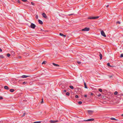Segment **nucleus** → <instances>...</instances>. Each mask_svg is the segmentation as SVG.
I'll use <instances>...</instances> for the list:
<instances>
[{
    "mask_svg": "<svg viewBox=\"0 0 123 123\" xmlns=\"http://www.w3.org/2000/svg\"><path fill=\"white\" fill-rule=\"evenodd\" d=\"M99 17V16H97L93 17H89L88 18V19H95L98 18Z\"/></svg>",
    "mask_w": 123,
    "mask_h": 123,
    "instance_id": "obj_1",
    "label": "nucleus"
},
{
    "mask_svg": "<svg viewBox=\"0 0 123 123\" xmlns=\"http://www.w3.org/2000/svg\"><path fill=\"white\" fill-rule=\"evenodd\" d=\"M36 27V25L33 23H31V24L30 27L32 29H34Z\"/></svg>",
    "mask_w": 123,
    "mask_h": 123,
    "instance_id": "obj_2",
    "label": "nucleus"
},
{
    "mask_svg": "<svg viewBox=\"0 0 123 123\" xmlns=\"http://www.w3.org/2000/svg\"><path fill=\"white\" fill-rule=\"evenodd\" d=\"M89 30V28L86 27L84 29H82L81 31H88Z\"/></svg>",
    "mask_w": 123,
    "mask_h": 123,
    "instance_id": "obj_3",
    "label": "nucleus"
},
{
    "mask_svg": "<svg viewBox=\"0 0 123 123\" xmlns=\"http://www.w3.org/2000/svg\"><path fill=\"white\" fill-rule=\"evenodd\" d=\"M101 34L103 37H106V36L105 34V33L103 31H101Z\"/></svg>",
    "mask_w": 123,
    "mask_h": 123,
    "instance_id": "obj_4",
    "label": "nucleus"
},
{
    "mask_svg": "<svg viewBox=\"0 0 123 123\" xmlns=\"http://www.w3.org/2000/svg\"><path fill=\"white\" fill-rule=\"evenodd\" d=\"M94 120V119L93 118L90 119H88L87 120H84L83 121H92Z\"/></svg>",
    "mask_w": 123,
    "mask_h": 123,
    "instance_id": "obj_5",
    "label": "nucleus"
},
{
    "mask_svg": "<svg viewBox=\"0 0 123 123\" xmlns=\"http://www.w3.org/2000/svg\"><path fill=\"white\" fill-rule=\"evenodd\" d=\"M49 122L51 123H54L58 122V120L53 121L52 120H50L49 121Z\"/></svg>",
    "mask_w": 123,
    "mask_h": 123,
    "instance_id": "obj_6",
    "label": "nucleus"
},
{
    "mask_svg": "<svg viewBox=\"0 0 123 123\" xmlns=\"http://www.w3.org/2000/svg\"><path fill=\"white\" fill-rule=\"evenodd\" d=\"M87 112H88V113L89 114L91 115L92 113L93 112V111H90V110H88L87 111Z\"/></svg>",
    "mask_w": 123,
    "mask_h": 123,
    "instance_id": "obj_7",
    "label": "nucleus"
},
{
    "mask_svg": "<svg viewBox=\"0 0 123 123\" xmlns=\"http://www.w3.org/2000/svg\"><path fill=\"white\" fill-rule=\"evenodd\" d=\"M42 15L45 18H47V16L46 14L44 13H43L42 14Z\"/></svg>",
    "mask_w": 123,
    "mask_h": 123,
    "instance_id": "obj_8",
    "label": "nucleus"
},
{
    "mask_svg": "<svg viewBox=\"0 0 123 123\" xmlns=\"http://www.w3.org/2000/svg\"><path fill=\"white\" fill-rule=\"evenodd\" d=\"M38 22L40 24L42 25L43 24V22L41 20L39 19L38 20Z\"/></svg>",
    "mask_w": 123,
    "mask_h": 123,
    "instance_id": "obj_9",
    "label": "nucleus"
},
{
    "mask_svg": "<svg viewBox=\"0 0 123 123\" xmlns=\"http://www.w3.org/2000/svg\"><path fill=\"white\" fill-rule=\"evenodd\" d=\"M29 76H27L26 75H23L21 77L23 78H25Z\"/></svg>",
    "mask_w": 123,
    "mask_h": 123,
    "instance_id": "obj_10",
    "label": "nucleus"
},
{
    "mask_svg": "<svg viewBox=\"0 0 123 123\" xmlns=\"http://www.w3.org/2000/svg\"><path fill=\"white\" fill-rule=\"evenodd\" d=\"M52 64L54 66H55L57 67L59 66V65H58L55 64V63H53Z\"/></svg>",
    "mask_w": 123,
    "mask_h": 123,
    "instance_id": "obj_11",
    "label": "nucleus"
},
{
    "mask_svg": "<svg viewBox=\"0 0 123 123\" xmlns=\"http://www.w3.org/2000/svg\"><path fill=\"white\" fill-rule=\"evenodd\" d=\"M4 88L6 90H9V89L8 87L7 86H5L4 87Z\"/></svg>",
    "mask_w": 123,
    "mask_h": 123,
    "instance_id": "obj_12",
    "label": "nucleus"
},
{
    "mask_svg": "<svg viewBox=\"0 0 123 123\" xmlns=\"http://www.w3.org/2000/svg\"><path fill=\"white\" fill-rule=\"evenodd\" d=\"M84 85L85 88H87V86H86V84L85 82H84Z\"/></svg>",
    "mask_w": 123,
    "mask_h": 123,
    "instance_id": "obj_13",
    "label": "nucleus"
},
{
    "mask_svg": "<svg viewBox=\"0 0 123 123\" xmlns=\"http://www.w3.org/2000/svg\"><path fill=\"white\" fill-rule=\"evenodd\" d=\"M110 119L113 120H116V121H117L118 120L117 119H116L115 118H110Z\"/></svg>",
    "mask_w": 123,
    "mask_h": 123,
    "instance_id": "obj_14",
    "label": "nucleus"
},
{
    "mask_svg": "<svg viewBox=\"0 0 123 123\" xmlns=\"http://www.w3.org/2000/svg\"><path fill=\"white\" fill-rule=\"evenodd\" d=\"M99 55L100 59H102V55L101 54H99Z\"/></svg>",
    "mask_w": 123,
    "mask_h": 123,
    "instance_id": "obj_15",
    "label": "nucleus"
},
{
    "mask_svg": "<svg viewBox=\"0 0 123 123\" xmlns=\"http://www.w3.org/2000/svg\"><path fill=\"white\" fill-rule=\"evenodd\" d=\"M14 91V90L13 89H11L10 90V91L11 92H13Z\"/></svg>",
    "mask_w": 123,
    "mask_h": 123,
    "instance_id": "obj_16",
    "label": "nucleus"
},
{
    "mask_svg": "<svg viewBox=\"0 0 123 123\" xmlns=\"http://www.w3.org/2000/svg\"><path fill=\"white\" fill-rule=\"evenodd\" d=\"M69 87L72 89H73L74 88L73 86H69Z\"/></svg>",
    "mask_w": 123,
    "mask_h": 123,
    "instance_id": "obj_17",
    "label": "nucleus"
},
{
    "mask_svg": "<svg viewBox=\"0 0 123 123\" xmlns=\"http://www.w3.org/2000/svg\"><path fill=\"white\" fill-rule=\"evenodd\" d=\"M4 58V57L2 55H0V58L2 59Z\"/></svg>",
    "mask_w": 123,
    "mask_h": 123,
    "instance_id": "obj_18",
    "label": "nucleus"
},
{
    "mask_svg": "<svg viewBox=\"0 0 123 123\" xmlns=\"http://www.w3.org/2000/svg\"><path fill=\"white\" fill-rule=\"evenodd\" d=\"M11 54L12 55H14L15 54V53L14 51H12L11 52Z\"/></svg>",
    "mask_w": 123,
    "mask_h": 123,
    "instance_id": "obj_19",
    "label": "nucleus"
},
{
    "mask_svg": "<svg viewBox=\"0 0 123 123\" xmlns=\"http://www.w3.org/2000/svg\"><path fill=\"white\" fill-rule=\"evenodd\" d=\"M107 65L108 66H109V67H111L112 66L110 65V63H108L107 64Z\"/></svg>",
    "mask_w": 123,
    "mask_h": 123,
    "instance_id": "obj_20",
    "label": "nucleus"
},
{
    "mask_svg": "<svg viewBox=\"0 0 123 123\" xmlns=\"http://www.w3.org/2000/svg\"><path fill=\"white\" fill-rule=\"evenodd\" d=\"M70 94V93L69 92H67L66 93V95L68 96H69Z\"/></svg>",
    "mask_w": 123,
    "mask_h": 123,
    "instance_id": "obj_21",
    "label": "nucleus"
},
{
    "mask_svg": "<svg viewBox=\"0 0 123 123\" xmlns=\"http://www.w3.org/2000/svg\"><path fill=\"white\" fill-rule=\"evenodd\" d=\"M118 92L117 91H115L114 93V94L115 95H117Z\"/></svg>",
    "mask_w": 123,
    "mask_h": 123,
    "instance_id": "obj_22",
    "label": "nucleus"
},
{
    "mask_svg": "<svg viewBox=\"0 0 123 123\" xmlns=\"http://www.w3.org/2000/svg\"><path fill=\"white\" fill-rule=\"evenodd\" d=\"M41 122L40 121H37L33 123H40Z\"/></svg>",
    "mask_w": 123,
    "mask_h": 123,
    "instance_id": "obj_23",
    "label": "nucleus"
},
{
    "mask_svg": "<svg viewBox=\"0 0 123 123\" xmlns=\"http://www.w3.org/2000/svg\"><path fill=\"white\" fill-rule=\"evenodd\" d=\"M27 83V82H23V84H26Z\"/></svg>",
    "mask_w": 123,
    "mask_h": 123,
    "instance_id": "obj_24",
    "label": "nucleus"
},
{
    "mask_svg": "<svg viewBox=\"0 0 123 123\" xmlns=\"http://www.w3.org/2000/svg\"><path fill=\"white\" fill-rule=\"evenodd\" d=\"M59 35L61 36H64V35L62 33H60V34H59Z\"/></svg>",
    "mask_w": 123,
    "mask_h": 123,
    "instance_id": "obj_25",
    "label": "nucleus"
},
{
    "mask_svg": "<svg viewBox=\"0 0 123 123\" xmlns=\"http://www.w3.org/2000/svg\"><path fill=\"white\" fill-rule=\"evenodd\" d=\"M7 56L8 57H9L10 56V55L9 54H7Z\"/></svg>",
    "mask_w": 123,
    "mask_h": 123,
    "instance_id": "obj_26",
    "label": "nucleus"
},
{
    "mask_svg": "<svg viewBox=\"0 0 123 123\" xmlns=\"http://www.w3.org/2000/svg\"><path fill=\"white\" fill-rule=\"evenodd\" d=\"M35 18L37 19L38 18V16L37 15L35 16Z\"/></svg>",
    "mask_w": 123,
    "mask_h": 123,
    "instance_id": "obj_27",
    "label": "nucleus"
},
{
    "mask_svg": "<svg viewBox=\"0 0 123 123\" xmlns=\"http://www.w3.org/2000/svg\"><path fill=\"white\" fill-rule=\"evenodd\" d=\"M99 91L100 92H102V90L101 89H99Z\"/></svg>",
    "mask_w": 123,
    "mask_h": 123,
    "instance_id": "obj_28",
    "label": "nucleus"
},
{
    "mask_svg": "<svg viewBox=\"0 0 123 123\" xmlns=\"http://www.w3.org/2000/svg\"><path fill=\"white\" fill-rule=\"evenodd\" d=\"M116 23L120 24V22L119 21H118Z\"/></svg>",
    "mask_w": 123,
    "mask_h": 123,
    "instance_id": "obj_29",
    "label": "nucleus"
},
{
    "mask_svg": "<svg viewBox=\"0 0 123 123\" xmlns=\"http://www.w3.org/2000/svg\"><path fill=\"white\" fill-rule=\"evenodd\" d=\"M46 64V61H44L43 62L42 64Z\"/></svg>",
    "mask_w": 123,
    "mask_h": 123,
    "instance_id": "obj_30",
    "label": "nucleus"
},
{
    "mask_svg": "<svg viewBox=\"0 0 123 123\" xmlns=\"http://www.w3.org/2000/svg\"><path fill=\"white\" fill-rule=\"evenodd\" d=\"M82 103V102L81 101H79L78 102V104H81Z\"/></svg>",
    "mask_w": 123,
    "mask_h": 123,
    "instance_id": "obj_31",
    "label": "nucleus"
},
{
    "mask_svg": "<svg viewBox=\"0 0 123 123\" xmlns=\"http://www.w3.org/2000/svg\"><path fill=\"white\" fill-rule=\"evenodd\" d=\"M43 103V98H42V101L41 102V103L42 104Z\"/></svg>",
    "mask_w": 123,
    "mask_h": 123,
    "instance_id": "obj_32",
    "label": "nucleus"
},
{
    "mask_svg": "<svg viewBox=\"0 0 123 123\" xmlns=\"http://www.w3.org/2000/svg\"><path fill=\"white\" fill-rule=\"evenodd\" d=\"M120 57H123V54H121Z\"/></svg>",
    "mask_w": 123,
    "mask_h": 123,
    "instance_id": "obj_33",
    "label": "nucleus"
},
{
    "mask_svg": "<svg viewBox=\"0 0 123 123\" xmlns=\"http://www.w3.org/2000/svg\"><path fill=\"white\" fill-rule=\"evenodd\" d=\"M75 98H78V95H76L75 96Z\"/></svg>",
    "mask_w": 123,
    "mask_h": 123,
    "instance_id": "obj_34",
    "label": "nucleus"
},
{
    "mask_svg": "<svg viewBox=\"0 0 123 123\" xmlns=\"http://www.w3.org/2000/svg\"><path fill=\"white\" fill-rule=\"evenodd\" d=\"M77 63L78 64H79L81 63V62L78 61L77 62Z\"/></svg>",
    "mask_w": 123,
    "mask_h": 123,
    "instance_id": "obj_35",
    "label": "nucleus"
},
{
    "mask_svg": "<svg viewBox=\"0 0 123 123\" xmlns=\"http://www.w3.org/2000/svg\"><path fill=\"white\" fill-rule=\"evenodd\" d=\"M22 0L23 2L27 1V0Z\"/></svg>",
    "mask_w": 123,
    "mask_h": 123,
    "instance_id": "obj_36",
    "label": "nucleus"
},
{
    "mask_svg": "<svg viewBox=\"0 0 123 123\" xmlns=\"http://www.w3.org/2000/svg\"><path fill=\"white\" fill-rule=\"evenodd\" d=\"M101 96V94H99L98 95V97H100V96Z\"/></svg>",
    "mask_w": 123,
    "mask_h": 123,
    "instance_id": "obj_37",
    "label": "nucleus"
},
{
    "mask_svg": "<svg viewBox=\"0 0 123 123\" xmlns=\"http://www.w3.org/2000/svg\"><path fill=\"white\" fill-rule=\"evenodd\" d=\"M31 4L33 5H34V3L33 2H31Z\"/></svg>",
    "mask_w": 123,
    "mask_h": 123,
    "instance_id": "obj_38",
    "label": "nucleus"
},
{
    "mask_svg": "<svg viewBox=\"0 0 123 123\" xmlns=\"http://www.w3.org/2000/svg\"><path fill=\"white\" fill-rule=\"evenodd\" d=\"M3 99V98L2 97L0 96V99Z\"/></svg>",
    "mask_w": 123,
    "mask_h": 123,
    "instance_id": "obj_39",
    "label": "nucleus"
},
{
    "mask_svg": "<svg viewBox=\"0 0 123 123\" xmlns=\"http://www.w3.org/2000/svg\"><path fill=\"white\" fill-rule=\"evenodd\" d=\"M18 2L19 3H20V0H18Z\"/></svg>",
    "mask_w": 123,
    "mask_h": 123,
    "instance_id": "obj_40",
    "label": "nucleus"
},
{
    "mask_svg": "<svg viewBox=\"0 0 123 123\" xmlns=\"http://www.w3.org/2000/svg\"><path fill=\"white\" fill-rule=\"evenodd\" d=\"M25 113H24L23 115L22 116V117H23L25 115Z\"/></svg>",
    "mask_w": 123,
    "mask_h": 123,
    "instance_id": "obj_41",
    "label": "nucleus"
},
{
    "mask_svg": "<svg viewBox=\"0 0 123 123\" xmlns=\"http://www.w3.org/2000/svg\"><path fill=\"white\" fill-rule=\"evenodd\" d=\"M109 76L110 78H111L112 77V75H111V76Z\"/></svg>",
    "mask_w": 123,
    "mask_h": 123,
    "instance_id": "obj_42",
    "label": "nucleus"
},
{
    "mask_svg": "<svg viewBox=\"0 0 123 123\" xmlns=\"http://www.w3.org/2000/svg\"><path fill=\"white\" fill-rule=\"evenodd\" d=\"M73 14H68V15H69V16H71V15H73Z\"/></svg>",
    "mask_w": 123,
    "mask_h": 123,
    "instance_id": "obj_43",
    "label": "nucleus"
},
{
    "mask_svg": "<svg viewBox=\"0 0 123 123\" xmlns=\"http://www.w3.org/2000/svg\"><path fill=\"white\" fill-rule=\"evenodd\" d=\"M87 97V95L86 94H85L84 95V97Z\"/></svg>",
    "mask_w": 123,
    "mask_h": 123,
    "instance_id": "obj_44",
    "label": "nucleus"
},
{
    "mask_svg": "<svg viewBox=\"0 0 123 123\" xmlns=\"http://www.w3.org/2000/svg\"><path fill=\"white\" fill-rule=\"evenodd\" d=\"M18 58L19 59H20L21 58V56H19Z\"/></svg>",
    "mask_w": 123,
    "mask_h": 123,
    "instance_id": "obj_45",
    "label": "nucleus"
},
{
    "mask_svg": "<svg viewBox=\"0 0 123 123\" xmlns=\"http://www.w3.org/2000/svg\"><path fill=\"white\" fill-rule=\"evenodd\" d=\"M2 49L0 48V52H2Z\"/></svg>",
    "mask_w": 123,
    "mask_h": 123,
    "instance_id": "obj_46",
    "label": "nucleus"
},
{
    "mask_svg": "<svg viewBox=\"0 0 123 123\" xmlns=\"http://www.w3.org/2000/svg\"><path fill=\"white\" fill-rule=\"evenodd\" d=\"M63 91L64 92H66V90H63Z\"/></svg>",
    "mask_w": 123,
    "mask_h": 123,
    "instance_id": "obj_47",
    "label": "nucleus"
},
{
    "mask_svg": "<svg viewBox=\"0 0 123 123\" xmlns=\"http://www.w3.org/2000/svg\"><path fill=\"white\" fill-rule=\"evenodd\" d=\"M120 95L121 96H123V94L122 93H121L120 94Z\"/></svg>",
    "mask_w": 123,
    "mask_h": 123,
    "instance_id": "obj_48",
    "label": "nucleus"
},
{
    "mask_svg": "<svg viewBox=\"0 0 123 123\" xmlns=\"http://www.w3.org/2000/svg\"><path fill=\"white\" fill-rule=\"evenodd\" d=\"M93 94L92 93H91V95H93Z\"/></svg>",
    "mask_w": 123,
    "mask_h": 123,
    "instance_id": "obj_49",
    "label": "nucleus"
},
{
    "mask_svg": "<svg viewBox=\"0 0 123 123\" xmlns=\"http://www.w3.org/2000/svg\"><path fill=\"white\" fill-rule=\"evenodd\" d=\"M25 55H28V54L27 53H26V54Z\"/></svg>",
    "mask_w": 123,
    "mask_h": 123,
    "instance_id": "obj_50",
    "label": "nucleus"
},
{
    "mask_svg": "<svg viewBox=\"0 0 123 123\" xmlns=\"http://www.w3.org/2000/svg\"><path fill=\"white\" fill-rule=\"evenodd\" d=\"M64 36L65 37H66V35H64V36Z\"/></svg>",
    "mask_w": 123,
    "mask_h": 123,
    "instance_id": "obj_51",
    "label": "nucleus"
},
{
    "mask_svg": "<svg viewBox=\"0 0 123 123\" xmlns=\"http://www.w3.org/2000/svg\"><path fill=\"white\" fill-rule=\"evenodd\" d=\"M108 6H109L108 5H107V6H106V7H107Z\"/></svg>",
    "mask_w": 123,
    "mask_h": 123,
    "instance_id": "obj_52",
    "label": "nucleus"
},
{
    "mask_svg": "<svg viewBox=\"0 0 123 123\" xmlns=\"http://www.w3.org/2000/svg\"><path fill=\"white\" fill-rule=\"evenodd\" d=\"M121 116L122 117H123V114Z\"/></svg>",
    "mask_w": 123,
    "mask_h": 123,
    "instance_id": "obj_53",
    "label": "nucleus"
}]
</instances>
